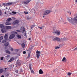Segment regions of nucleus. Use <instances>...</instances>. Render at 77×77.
I'll return each mask as SVG.
<instances>
[{
    "instance_id": "nucleus-39",
    "label": "nucleus",
    "mask_w": 77,
    "mask_h": 77,
    "mask_svg": "<svg viewBox=\"0 0 77 77\" xmlns=\"http://www.w3.org/2000/svg\"><path fill=\"white\" fill-rule=\"evenodd\" d=\"M17 32H19V33H20L21 32V31L19 30H16Z\"/></svg>"
},
{
    "instance_id": "nucleus-28",
    "label": "nucleus",
    "mask_w": 77,
    "mask_h": 77,
    "mask_svg": "<svg viewBox=\"0 0 77 77\" xmlns=\"http://www.w3.org/2000/svg\"><path fill=\"white\" fill-rule=\"evenodd\" d=\"M11 20H12V19L11 18H9L7 20V21H10Z\"/></svg>"
},
{
    "instance_id": "nucleus-11",
    "label": "nucleus",
    "mask_w": 77,
    "mask_h": 77,
    "mask_svg": "<svg viewBox=\"0 0 77 77\" xmlns=\"http://www.w3.org/2000/svg\"><path fill=\"white\" fill-rule=\"evenodd\" d=\"M0 27L2 29H5V25L2 24L0 25Z\"/></svg>"
},
{
    "instance_id": "nucleus-30",
    "label": "nucleus",
    "mask_w": 77,
    "mask_h": 77,
    "mask_svg": "<svg viewBox=\"0 0 77 77\" xmlns=\"http://www.w3.org/2000/svg\"><path fill=\"white\" fill-rule=\"evenodd\" d=\"M38 28H39V29H43V28L44 27V26H42L41 27L38 26Z\"/></svg>"
},
{
    "instance_id": "nucleus-3",
    "label": "nucleus",
    "mask_w": 77,
    "mask_h": 77,
    "mask_svg": "<svg viewBox=\"0 0 77 77\" xmlns=\"http://www.w3.org/2000/svg\"><path fill=\"white\" fill-rule=\"evenodd\" d=\"M53 41L56 42L57 41V42H59V41L60 42V38L58 37H56L53 39Z\"/></svg>"
},
{
    "instance_id": "nucleus-57",
    "label": "nucleus",
    "mask_w": 77,
    "mask_h": 77,
    "mask_svg": "<svg viewBox=\"0 0 77 77\" xmlns=\"http://www.w3.org/2000/svg\"><path fill=\"white\" fill-rule=\"evenodd\" d=\"M7 47H5V49H7Z\"/></svg>"
},
{
    "instance_id": "nucleus-42",
    "label": "nucleus",
    "mask_w": 77,
    "mask_h": 77,
    "mask_svg": "<svg viewBox=\"0 0 77 77\" xmlns=\"http://www.w3.org/2000/svg\"><path fill=\"white\" fill-rule=\"evenodd\" d=\"M77 47L75 48L73 50V51H75V50H77Z\"/></svg>"
},
{
    "instance_id": "nucleus-51",
    "label": "nucleus",
    "mask_w": 77,
    "mask_h": 77,
    "mask_svg": "<svg viewBox=\"0 0 77 77\" xmlns=\"http://www.w3.org/2000/svg\"><path fill=\"white\" fill-rule=\"evenodd\" d=\"M20 72H23V70H22V69H20Z\"/></svg>"
},
{
    "instance_id": "nucleus-24",
    "label": "nucleus",
    "mask_w": 77,
    "mask_h": 77,
    "mask_svg": "<svg viewBox=\"0 0 77 77\" xmlns=\"http://www.w3.org/2000/svg\"><path fill=\"white\" fill-rule=\"evenodd\" d=\"M5 24L6 25H11V23L8 22H7L5 23Z\"/></svg>"
},
{
    "instance_id": "nucleus-26",
    "label": "nucleus",
    "mask_w": 77,
    "mask_h": 77,
    "mask_svg": "<svg viewBox=\"0 0 77 77\" xmlns=\"http://www.w3.org/2000/svg\"><path fill=\"white\" fill-rule=\"evenodd\" d=\"M60 48V47L59 46H56L55 47V50H57L58 49H59Z\"/></svg>"
},
{
    "instance_id": "nucleus-54",
    "label": "nucleus",
    "mask_w": 77,
    "mask_h": 77,
    "mask_svg": "<svg viewBox=\"0 0 77 77\" xmlns=\"http://www.w3.org/2000/svg\"><path fill=\"white\" fill-rule=\"evenodd\" d=\"M18 49H16L15 50V51H18Z\"/></svg>"
},
{
    "instance_id": "nucleus-13",
    "label": "nucleus",
    "mask_w": 77,
    "mask_h": 77,
    "mask_svg": "<svg viewBox=\"0 0 77 77\" xmlns=\"http://www.w3.org/2000/svg\"><path fill=\"white\" fill-rule=\"evenodd\" d=\"M39 74H44V72L41 69H40L39 70Z\"/></svg>"
},
{
    "instance_id": "nucleus-56",
    "label": "nucleus",
    "mask_w": 77,
    "mask_h": 77,
    "mask_svg": "<svg viewBox=\"0 0 77 77\" xmlns=\"http://www.w3.org/2000/svg\"><path fill=\"white\" fill-rule=\"evenodd\" d=\"M9 74H8L7 75V76H9Z\"/></svg>"
},
{
    "instance_id": "nucleus-17",
    "label": "nucleus",
    "mask_w": 77,
    "mask_h": 77,
    "mask_svg": "<svg viewBox=\"0 0 77 77\" xmlns=\"http://www.w3.org/2000/svg\"><path fill=\"white\" fill-rule=\"evenodd\" d=\"M19 23V21L17 20H15L14 22V24H18Z\"/></svg>"
},
{
    "instance_id": "nucleus-20",
    "label": "nucleus",
    "mask_w": 77,
    "mask_h": 77,
    "mask_svg": "<svg viewBox=\"0 0 77 77\" xmlns=\"http://www.w3.org/2000/svg\"><path fill=\"white\" fill-rule=\"evenodd\" d=\"M21 63L20 62H18L17 63V65H18V66H21Z\"/></svg>"
},
{
    "instance_id": "nucleus-48",
    "label": "nucleus",
    "mask_w": 77,
    "mask_h": 77,
    "mask_svg": "<svg viewBox=\"0 0 77 77\" xmlns=\"http://www.w3.org/2000/svg\"><path fill=\"white\" fill-rule=\"evenodd\" d=\"M31 72H32V73H34V71H33V70H32Z\"/></svg>"
},
{
    "instance_id": "nucleus-53",
    "label": "nucleus",
    "mask_w": 77,
    "mask_h": 77,
    "mask_svg": "<svg viewBox=\"0 0 77 77\" xmlns=\"http://www.w3.org/2000/svg\"><path fill=\"white\" fill-rule=\"evenodd\" d=\"M11 51H13L14 50V49L12 48L11 49Z\"/></svg>"
},
{
    "instance_id": "nucleus-16",
    "label": "nucleus",
    "mask_w": 77,
    "mask_h": 77,
    "mask_svg": "<svg viewBox=\"0 0 77 77\" xmlns=\"http://www.w3.org/2000/svg\"><path fill=\"white\" fill-rule=\"evenodd\" d=\"M5 27L7 29H12V27L11 26H6Z\"/></svg>"
},
{
    "instance_id": "nucleus-37",
    "label": "nucleus",
    "mask_w": 77,
    "mask_h": 77,
    "mask_svg": "<svg viewBox=\"0 0 77 77\" xmlns=\"http://www.w3.org/2000/svg\"><path fill=\"white\" fill-rule=\"evenodd\" d=\"M12 14H17V12L14 11H13L12 12Z\"/></svg>"
},
{
    "instance_id": "nucleus-23",
    "label": "nucleus",
    "mask_w": 77,
    "mask_h": 77,
    "mask_svg": "<svg viewBox=\"0 0 77 77\" xmlns=\"http://www.w3.org/2000/svg\"><path fill=\"white\" fill-rule=\"evenodd\" d=\"M65 60V61H66V58H65V57H64L62 60L63 62V61Z\"/></svg>"
},
{
    "instance_id": "nucleus-29",
    "label": "nucleus",
    "mask_w": 77,
    "mask_h": 77,
    "mask_svg": "<svg viewBox=\"0 0 77 77\" xmlns=\"http://www.w3.org/2000/svg\"><path fill=\"white\" fill-rule=\"evenodd\" d=\"M29 67L30 69H32V65H31V64H29Z\"/></svg>"
},
{
    "instance_id": "nucleus-45",
    "label": "nucleus",
    "mask_w": 77,
    "mask_h": 77,
    "mask_svg": "<svg viewBox=\"0 0 77 77\" xmlns=\"http://www.w3.org/2000/svg\"><path fill=\"white\" fill-rule=\"evenodd\" d=\"M26 51H23V54H26Z\"/></svg>"
},
{
    "instance_id": "nucleus-52",
    "label": "nucleus",
    "mask_w": 77,
    "mask_h": 77,
    "mask_svg": "<svg viewBox=\"0 0 77 77\" xmlns=\"http://www.w3.org/2000/svg\"><path fill=\"white\" fill-rule=\"evenodd\" d=\"M28 40L29 41H30V40H31V38H29Z\"/></svg>"
},
{
    "instance_id": "nucleus-5",
    "label": "nucleus",
    "mask_w": 77,
    "mask_h": 77,
    "mask_svg": "<svg viewBox=\"0 0 77 77\" xmlns=\"http://www.w3.org/2000/svg\"><path fill=\"white\" fill-rule=\"evenodd\" d=\"M40 53H41V52L40 51H38V50L36 51V55L37 58H39V57L40 56Z\"/></svg>"
},
{
    "instance_id": "nucleus-47",
    "label": "nucleus",
    "mask_w": 77,
    "mask_h": 77,
    "mask_svg": "<svg viewBox=\"0 0 77 77\" xmlns=\"http://www.w3.org/2000/svg\"><path fill=\"white\" fill-rule=\"evenodd\" d=\"M15 72H16L17 73H18V70H16L15 71Z\"/></svg>"
},
{
    "instance_id": "nucleus-8",
    "label": "nucleus",
    "mask_w": 77,
    "mask_h": 77,
    "mask_svg": "<svg viewBox=\"0 0 77 77\" xmlns=\"http://www.w3.org/2000/svg\"><path fill=\"white\" fill-rule=\"evenodd\" d=\"M67 40V38H64L60 39V42L65 41Z\"/></svg>"
},
{
    "instance_id": "nucleus-36",
    "label": "nucleus",
    "mask_w": 77,
    "mask_h": 77,
    "mask_svg": "<svg viewBox=\"0 0 77 77\" xmlns=\"http://www.w3.org/2000/svg\"><path fill=\"white\" fill-rule=\"evenodd\" d=\"M3 37L2 36H1V37H0V40H1V41L3 39Z\"/></svg>"
},
{
    "instance_id": "nucleus-60",
    "label": "nucleus",
    "mask_w": 77,
    "mask_h": 77,
    "mask_svg": "<svg viewBox=\"0 0 77 77\" xmlns=\"http://www.w3.org/2000/svg\"><path fill=\"white\" fill-rule=\"evenodd\" d=\"M5 70H6V69H7V68H5Z\"/></svg>"
},
{
    "instance_id": "nucleus-62",
    "label": "nucleus",
    "mask_w": 77,
    "mask_h": 77,
    "mask_svg": "<svg viewBox=\"0 0 77 77\" xmlns=\"http://www.w3.org/2000/svg\"><path fill=\"white\" fill-rule=\"evenodd\" d=\"M9 14H11V13H9Z\"/></svg>"
},
{
    "instance_id": "nucleus-58",
    "label": "nucleus",
    "mask_w": 77,
    "mask_h": 77,
    "mask_svg": "<svg viewBox=\"0 0 77 77\" xmlns=\"http://www.w3.org/2000/svg\"><path fill=\"white\" fill-rule=\"evenodd\" d=\"M1 77H5V76H4V75H2L1 76Z\"/></svg>"
},
{
    "instance_id": "nucleus-2",
    "label": "nucleus",
    "mask_w": 77,
    "mask_h": 77,
    "mask_svg": "<svg viewBox=\"0 0 77 77\" xmlns=\"http://www.w3.org/2000/svg\"><path fill=\"white\" fill-rule=\"evenodd\" d=\"M53 33L56 34L58 36H59L60 35V32L59 30H56V31H54L53 32Z\"/></svg>"
},
{
    "instance_id": "nucleus-14",
    "label": "nucleus",
    "mask_w": 77,
    "mask_h": 77,
    "mask_svg": "<svg viewBox=\"0 0 77 77\" xmlns=\"http://www.w3.org/2000/svg\"><path fill=\"white\" fill-rule=\"evenodd\" d=\"M16 36L18 39H21V36L19 34H17Z\"/></svg>"
},
{
    "instance_id": "nucleus-43",
    "label": "nucleus",
    "mask_w": 77,
    "mask_h": 77,
    "mask_svg": "<svg viewBox=\"0 0 77 77\" xmlns=\"http://www.w3.org/2000/svg\"><path fill=\"white\" fill-rule=\"evenodd\" d=\"M30 53L29 54H28V58H29L30 57Z\"/></svg>"
},
{
    "instance_id": "nucleus-33",
    "label": "nucleus",
    "mask_w": 77,
    "mask_h": 77,
    "mask_svg": "<svg viewBox=\"0 0 77 77\" xmlns=\"http://www.w3.org/2000/svg\"><path fill=\"white\" fill-rule=\"evenodd\" d=\"M72 74V73H71L70 72H68V73L67 74V75H71Z\"/></svg>"
},
{
    "instance_id": "nucleus-61",
    "label": "nucleus",
    "mask_w": 77,
    "mask_h": 77,
    "mask_svg": "<svg viewBox=\"0 0 77 77\" xmlns=\"http://www.w3.org/2000/svg\"><path fill=\"white\" fill-rule=\"evenodd\" d=\"M5 14H6V12H5Z\"/></svg>"
},
{
    "instance_id": "nucleus-12",
    "label": "nucleus",
    "mask_w": 77,
    "mask_h": 77,
    "mask_svg": "<svg viewBox=\"0 0 77 77\" xmlns=\"http://www.w3.org/2000/svg\"><path fill=\"white\" fill-rule=\"evenodd\" d=\"M12 5V2H9L8 3H7L6 4V6H11V5Z\"/></svg>"
},
{
    "instance_id": "nucleus-55",
    "label": "nucleus",
    "mask_w": 77,
    "mask_h": 77,
    "mask_svg": "<svg viewBox=\"0 0 77 77\" xmlns=\"http://www.w3.org/2000/svg\"><path fill=\"white\" fill-rule=\"evenodd\" d=\"M15 34H18V32H15Z\"/></svg>"
},
{
    "instance_id": "nucleus-32",
    "label": "nucleus",
    "mask_w": 77,
    "mask_h": 77,
    "mask_svg": "<svg viewBox=\"0 0 77 77\" xmlns=\"http://www.w3.org/2000/svg\"><path fill=\"white\" fill-rule=\"evenodd\" d=\"M35 25H32L31 28V29H33V27H35Z\"/></svg>"
},
{
    "instance_id": "nucleus-15",
    "label": "nucleus",
    "mask_w": 77,
    "mask_h": 77,
    "mask_svg": "<svg viewBox=\"0 0 77 77\" xmlns=\"http://www.w3.org/2000/svg\"><path fill=\"white\" fill-rule=\"evenodd\" d=\"M4 45L5 47H8L9 45V42H6L5 43Z\"/></svg>"
},
{
    "instance_id": "nucleus-4",
    "label": "nucleus",
    "mask_w": 77,
    "mask_h": 77,
    "mask_svg": "<svg viewBox=\"0 0 77 77\" xmlns=\"http://www.w3.org/2000/svg\"><path fill=\"white\" fill-rule=\"evenodd\" d=\"M50 10H46L43 12V15H48L50 13Z\"/></svg>"
},
{
    "instance_id": "nucleus-40",
    "label": "nucleus",
    "mask_w": 77,
    "mask_h": 77,
    "mask_svg": "<svg viewBox=\"0 0 77 77\" xmlns=\"http://www.w3.org/2000/svg\"><path fill=\"white\" fill-rule=\"evenodd\" d=\"M27 20H30V18H29V17H27Z\"/></svg>"
},
{
    "instance_id": "nucleus-31",
    "label": "nucleus",
    "mask_w": 77,
    "mask_h": 77,
    "mask_svg": "<svg viewBox=\"0 0 77 77\" xmlns=\"http://www.w3.org/2000/svg\"><path fill=\"white\" fill-rule=\"evenodd\" d=\"M8 41V40L5 39V40H3L2 41V43H5V42H6Z\"/></svg>"
},
{
    "instance_id": "nucleus-7",
    "label": "nucleus",
    "mask_w": 77,
    "mask_h": 77,
    "mask_svg": "<svg viewBox=\"0 0 77 77\" xmlns=\"http://www.w3.org/2000/svg\"><path fill=\"white\" fill-rule=\"evenodd\" d=\"M30 1H31L30 0H26L24 1L23 3L25 4H27L28 3H29Z\"/></svg>"
},
{
    "instance_id": "nucleus-9",
    "label": "nucleus",
    "mask_w": 77,
    "mask_h": 77,
    "mask_svg": "<svg viewBox=\"0 0 77 77\" xmlns=\"http://www.w3.org/2000/svg\"><path fill=\"white\" fill-rule=\"evenodd\" d=\"M15 37V35L14 34H12L11 35L10 37H9V38L10 39H13L14 37Z\"/></svg>"
},
{
    "instance_id": "nucleus-6",
    "label": "nucleus",
    "mask_w": 77,
    "mask_h": 77,
    "mask_svg": "<svg viewBox=\"0 0 77 77\" xmlns=\"http://www.w3.org/2000/svg\"><path fill=\"white\" fill-rule=\"evenodd\" d=\"M20 30L22 33H24V32H25V29H24V27H22L21 28Z\"/></svg>"
},
{
    "instance_id": "nucleus-64",
    "label": "nucleus",
    "mask_w": 77,
    "mask_h": 77,
    "mask_svg": "<svg viewBox=\"0 0 77 77\" xmlns=\"http://www.w3.org/2000/svg\"><path fill=\"white\" fill-rule=\"evenodd\" d=\"M45 17V16H43V17L44 18Z\"/></svg>"
},
{
    "instance_id": "nucleus-50",
    "label": "nucleus",
    "mask_w": 77,
    "mask_h": 77,
    "mask_svg": "<svg viewBox=\"0 0 77 77\" xmlns=\"http://www.w3.org/2000/svg\"><path fill=\"white\" fill-rule=\"evenodd\" d=\"M2 15V11L0 10V15Z\"/></svg>"
},
{
    "instance_id": "nucleus-18",
    "label": "nucleus",
    "mask_w": 77,
    "mask_h": 77,
    "mask_svg": "<svg viewBox=\"0 0 77 77\" xmlns=\"http://www.w3.org/2000/svg\"><path fill=\"white\" fill-rule=\"evenodd\" d=\"M14 59L13 57H12L8 61V62H11L12 61L14 60Z\"/></svg>"
},
{
    "instance_id": "nucleus-41",
    "label": "nucleus",
    "mask_w": 77,
    "mask_h": 77,
    "mask_svg": "<svg viewBox=\"0 0 77 77\" xmlns=\"http://www.w3.org/2000/svg\"><path fill=\"white\" fill-rule=\"evenodd\" d=\"M10 55H7L6 56V57L7 58H8V57H10Z\"/></svg>"
},
{
    "instance_id": "nucleus-19",
    "label": "nucleus",
    "mask_w": 77,
    "mask_h": 77,
    "mask_svg": "<svg viewBox=\"0 0 77 77\" xmlns=\"http://www.w3.org/2000/svg\"><path fill=\"white\" fill-rule=\"evenodd\" d=\"M26 51L29 54V53L30 54V53H31V49L30 48H29L28 50H27Z\"/></svg>"
},
{
    "instance_id": "nucleus-22",
    "label": "nucleus",
    "mask_w": 77,
    "mask_h": 77,
    "mask_svg": "<svg viewBox=\"0 0 77 77\" xmlns=\"http://www.w3.org/2000/svg\"><path fill=\"white\" fill-rule=\"evenodd\" d=\"M22 47L23 48H24L25 47V44L24 43H23L21 45Z\"/></svg>"
},
{
    "instance_id": "nucleus-10",
    "label": "nucleus",
    "mask_w": 77,
    "mask_h": 77,
    "mask_svg": "<svg viewBox=\"0 0 77 77\" xmlns=\"http://www.w3.org/2000/svg\"><path fill=\"white\" fill-rule=\"evenodd\" d=\"M4 38L5 39H6V40H8V34H6L5 35V36H4Z\"/></svg>"
},
{
    "instance_id": "nucleus-44",
    "label": "nucleus",
    "mask_w": 77,
    "mask_h": 77,
    "mask_svg": "<svg viewBox=\"0 0 77 77\" xmlns=\"http://www.w3.org/2000/svg\"><path fill=\"white\" fill-rule=\"evenodd\" d=\"M3 59H4V57H2L1 58V60H3Z\"/></svg>"
},
{
    "instance_id": "nucleus-21",
    "label": "nucleus",
    "mask_w": 77,
    "mask_h": 77,
    "mask_svg": "<svg viewBox=\"0 0 77 77\" xmlns=\"http://www.w3.org/2000/svg\"><path fill=\"white\" fill-rule=\"evenodd\" d=\"M63 19H62V18H60V23H63Z\"/></svg>"
},
{
    "instance_id": "nucleus-27",
    "label": "nucleus",
    "mask_w": 77,
    "mask_h": 77,
    "mask_svg": "<svg viewBox=\"0 0 77 77\" xmlns=\"http://www.w3.org/2000/svg\"><path fill=\"white\" fill-rule=\"evenodd\" d=\"M3 70L2 69H0V74H2V73H3Z\"/></svg>"
},
{
    "instance_id": "nucleus-46",
    "label": "nucleus",
    "mask_w": 77,
    "mask_h": 77,
    "mask_svg": "<svg viewBox=\"0 0 77 77\" xmlns=\"http://www.w3.org/2000/svg\"><path fill=\"white\" fill-rule=\"evenodd\" d=\"M24 12L25 14H28V12L24 11Z\"/></svg>"
},
{
    "instance_id": "nucleus-63",
    "label": "nucleus",
    "mask_w": 77,
    "mask_h": 77,
    "mask_svg": "<svg viewBox=\"0 0 77 77\" xmlns=\"http://www.w3.org/2000/svg\"><path fill=\"white\" fill-rule=\"evenodd\" d=\"M1 41H2V40H0V42H1Z\"/></svg>"
},
{
    "instance_id": "nucleus-34",
    "label": "nucleus",
    "mask_w": 77,
    "mask_h": 77,
    "mask_svg": "<svg viewBox=\"0 0 77 77\" xmlns=\"http://www.w3.org/2000/svg\"><path fill=\"white\" fill-rule=\"evenodd\" d=\"M1 31L2 32V33H4V29L3 28L2 29H1Z\"/></svg>"
},
{
    "instance_id": "nucleus-1",
    "label": "nucleus",
    "mask_w": 77,
    "mask_h": 77,
    "mask_svg": "<svg viewBox=\"0 0 77 77\" xmlns=\"http://www.w3.org/2000/svg\"><path fill=\"white\" fill-rule=\"evenodd\" d=\"M77 16L73 19L71 17H67V20L71 24L74 25L77 23Z\"/></svg>"
},
{
    "instance_id": "nucleus-38",
    "label": "nucleus",
    "mask_w": 77,
    "mask_h": 77,
    "mask_svg": "<svg viewBox=\"0 0 77 77\" xmlns=\"http://www.w3.org/2000/svg\"><path fill=\"white\" fill-rule=\"evenodd\" d=\"M67 13H68V14H69L70 15H71V12L70 11H67Z\"/></svg>"
},
{
    "instance_id": "nucleus-35",
    "label": "nucleus",
    "mask_w": 77,
    "mask_h": 77,
    "mask_svg": "<svg viewBox=\"0 0 77 77\" xmlns=\"http://www.w3.org/2000/svg\"><path fill=\"white\" fill-rule=\"evenodd\" d=\"M4 32H6V31H7V29H4Z\"/></svg>"
},
{
    "instance_id": "nucleus-59",
    "label": "nucleus",
    "mask_w": 77,
    "mask_h": 77,
    "mask_svg": "<svg viewBox=\"0 0 77 77\" xmlns=\"http://www.w3.org/2000/svg\"><path fill=\"white\" fill-rule=\"evenodd\" d=\"M75 2H77V0H76L75 1Z\"/></svg>"
},
{
    "instance_id": "nucleus-49",
    "label": "nucleus",
    "mask_w": 77,
    "mask_h": 77,
    "mask_svg": "<svg viewBox=\"0 0 77 77\" xmlns=\"http://www.w3.org/2000/svg\"><path fill=\"white\" fill-rule=\"evenodd\" d=\"M2 5H5V6H6V4L3 3V4H2Z\"/></svg>"
},
{
    "instance_id": "nucleus-25",
    "label": "nucleus",
    "mask_w": 77,
    "mask_h": 77,
    "mask_svg": "<svg viewBox=\"0 0 77 77\" xmlns=\"http://www.w3.org/2000/svg\"><path fill=\"white\" fill-rule=\"evenodd\" d=\"M5 52H6V53H8V54H11V52H10V51L8 50H6Z\"/></svg>"
}]
</instances>
